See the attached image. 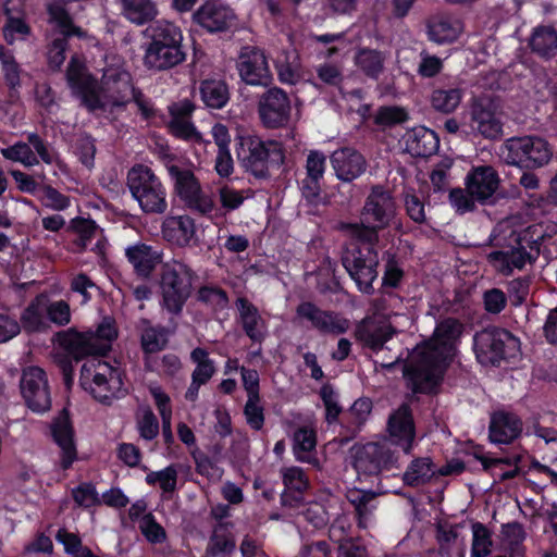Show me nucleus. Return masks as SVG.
I'll use <instances>...</instances> for the list:
<instances>
[{
  "label": "nucleus",
  "mask_w": 557,
  "mask_h": 557,
  "mask_svg": "<svg viewBox=\"0 0 557 557\" xmlns=\"http://www.w3.org/2000/svg\"><path fill=\"white\" fill-rule=\"evenodd\" d=\"M463 330L458 319L445 318L436 324L433 336L411 351L404 366V375L413 393L435 392L446 363L455 355L456 344Z\"/></svg>",
  "instance_id": "obj_1"
},
{
  "label": "nucleus",
  "mask_w": 557,
  "mask_h": 557,
  "mask_svg": "<svg viewBox=\"0 0 557 557\" xmlns=\"http://www.w3.org/2000/svg\"><path fill=\"white\" fill-rule=\"evenodd\" d=\"M236 154L243 168L257 178L270 176L272 168L278 169L285 160L282 145L275 140L264 141L255 135L237 137Z\"/></svg>",
  "instance_id": "obj_2"
},
{
  "label": "nucleus",
  "mask_w": 557,
  "mask_h": 557,
  "mask_svg": "<svg viewBox=\"0 0 557 557\" xmlns=\"http://www.w3.org/2000/svg\"><path fill=\"white\" fill-rule=\"evenodd\" d=\"M195 271L181 260L162 263L159 278L161 306L172 314H180L191 295Z\"/></svg>",
  "instance_id": "obj_3"
},
{
  "label": "nucleus",
  "mask_w": 557,
  "mask_h": 557,
  "mask_svg": "<svg viewBox=\"0 0 557 557\" xmlns=\"http://www.w3.org/2000/svg\"><path fill=\"white\" fill-rule=\"evenodd\" d=\"M135 88L132 76L127 71L107 69L102 75L101 84L95 85L89 94L86 108L90 112L107 110L108 108L125 107L134 97Z\"/></svg>",
  "instance_id": "obj_4"
},
{
  "label": "nucleus",
  "mask_w": 557,
  "mask_h": 557,
  "mask_svg": "<svg viewBox=\"0 0 557 557\" xmlns=\"http://www.w3.org/2000/svg\"><path fill=\"white\" fill-rule=\"evenodd\" d=\"M127 186L145 213L162 214L166 211V189L150 168L143 164L133 166L127 174Z\"/></svg>",
  "instance_id": "obj_5"
},
{
  "label": "nucleus",
  "mask_w": 557,
  "mask_h": 557,
  "mask_svg": "<svg viewBox=\"0 0 557 557\" xmlns=\"http://www.w3.org/2000/svg\"><path fill=\"white\" fill-rule=\"evenodd\" d=\"M79 384L104 405H110L117 398L123 386L119 370L99 359L88 360L82 366Z\"/></svg>",
  "instance_id": "obj_6"
},
{
  "label": "nucleus",
  "mask_w": 557,
  "mask_h": 557,
  "mask_svg": "<svg viewBox=\"0 0 557 557\" xmlns=\"http://www.w3.org/2000/svg\"><path fill=\"white\" fill-rule=\"evenodd\" d=\"M474 352L482 366H499L503 360L517 357L519 339L500 327H486L476 332L473 338Z\"/></svg>",
  "instance_id": "obj_7"
},
{
  "label": "nucleus",
  "mask_w": 557,
  "mask_h": 557,
  "mask_svg": "<svg viewBox=\"0 0 557 557\" xmlns=\"http://www.w3.org/2000/svg\"><path fill=\"white\" fill-rule=\"evenodd\" d=\"M500 150L506 163L525 168L543 166L553 157L547 140L539 136L511 137L504 143Z\"/></svg>",
  "instance_id": "obj_8"
},
{
  "label": "nucleus",
  "mask_w": 557,
  "mask_h": 557,
  "mask_svg": "<svg viewBox=\"0 0 557 557\" xmlns=\"http://www.w3.org/2000/svg\"><path fill=\"white\" fill-rule=\"evenodd\" d=\"M349 453L351 466L359 476H379L385 471L399 469L397 456L384 444L354 445Z\"/></svg>",
  "instance_id": "obj_9"
},
{
  "label": "nucleus",
  "mask_w": 557,
  "mask_h": 557,
  "mask_svg": "<svg viewBox=\"0 0 557 557\" xmlns=\"http://www.w3.org/2000/svg\"><path fill=\"white\" fill-rule=\"evenodd\" d=\"M168 172L173 181L174 191L188 209L202 215L213 211L215 205L212 196L202 190L191 170L172 164L168 166Z\"/></svg>",
  "instance_id": "obj_10"
},
{
  "label": "nucleus",
  "mask_w": 557,
  "mask_h": 557,
  "mask_svg": "<svg viewBox=\"0 0 557 557\" xmlns=\"http://www.w3.org/2000/svg\"><path fill=\"white\" fill-rule=\"evenodd\" d=\"M342 263L360 292L370 294L377 277L379 258L374 247H354L342 256Z\"/></svg>",
  "instance_id": "obj_11"
},
{
  "label": "nucleus",
  "mask_w": 557,
  "mask_h": 557,
  "mask_svg": "<svg viewBox=\"0 0 557 557\" xmlns=\"http://www.w3.org/2000/svg\"><path fill=\"white\" fill-rule=\"evenodd\" d=\"M48 13L49 21L59 28V33L48 47V63L51 69L59 70L65 60L67 38L70 36L83 37L84 32L73 24L72 17L63 8L62 2H50Z\"/></svg>",
  "instance_id": "obj_12"
},
{
  "label": "nucleus",
  "mask_w": 557,
  "mask_h": 557,
  "mask_svg": "<svg viewBox=\"0 0 557 557\" xmlns=\"http://www.w3.org/2000/svg\"><path fill=\"white\" fill-rule=\"evenodd\" d=\"M20 388L26 406L34 412H46L51 408V394L47 375L41 368L23 370Z\"/></svg>",
  "instance_id": "obj_13"
},
{
  "label": "nucleus",
  "mask_w": 557,
  "mask_h": 557,
  "mask_svg": "<svg viewBox=\"0 0 557 557\" xmlns=\"http://www.w3.org/2000/svg\"><path fill=\"white\" fill-rule=\"evenodd\" d=\"M366 223L382 230L388 227L396 215V203L391 191L382 185L371 187L360 212Z\"/></svg>",
  "instance_id": "obj_14"
},
{
  "label": "nucleus",
  "mask_w": 557,
  "mask_h": 557,
  "mask_svg": "<svg viewBox=\"0 0 557 557\" xmlns=\"http://www.w3.org/2000/svg\"><path fill=\"white\" fill-rule=\"evenodd\" d=\"M1 154L7 160L18 162L26 168L39 164V160L46 164L53 162V157L46 141L37 133H27L26 141L18 140L12 146L1 149Z\"/></svg>",
  "instance_id": "obj_15"
},
{
  "label": "nucleus",
  "mask_w": 557,
  "mask_h": 557,
  "mask_svg": "<svg viewBox=\"0 0 557 557\" xmlns=\"http://www.w3.org/2000/svg\"><path fill=\"white\" fill-rule=\"evenodd\" d=\"M296 319L308 322L323 334L338 335L349 329V321L342 314L323 310L311 301H302L296 307Z\"/></svg>",
  "instance_id": "obj_16"
},
{
  "label": "nucleus",
  "mask_w": 557,
  "mask_h": 557,
  "mask_svg": "<svg viewBox=\"0 0 557 557\" xmlns=\"http://www.w3.org/2000/svg\"><path fill=\"white\" fill-rule=\"evenodd\" d=\"M290 100L287 94L272 87L263 92L258 102V113L268 128H277L288 123L290 117Z\"/></svg>",
  "instance_id": "obj_17"
},
{
  "label": "nucleus",
  "mask_w": 557,
  "mask_h": 557,
  "mask_svg": "<svg viewBox=\"0 0 557 557\" xmlns=\"http://www.w3.org/2000/svg\"><path fill=\"white\" fill-rule=\"evenodd\" d=\"M396 333L388 318L380 314L366 317L355 329L356 339L376 354L383 350L385 343Z\"/></svg>",
  "instance_id": "obj_18"
},
{
  "label": "nucleus",
  "mask_w": 557,
  "mask_h": 557,
  "mask_svg": "<svg viewBox=\"0 0 557 557\" xmlns=\"http://www.w3.org/2000/svg\"><path fill=\"white\" fill-rule=\"evenodd\" d=\"M237 69L242 79L249 85L268 86L272 76L263 51L257 47L242 48Z\"/></svg>",
  "instance_id": "obj_19"
},
{
  "label": "nucleus",
  "mask_w": 557,
  "mask_h": 557,
  "mask_svg": "<svg viewBox=\"0 0 557 557\" xmlns=\"http://www.w3.org/2000/svg\"><path fill=\"white\" fill-rule=\"evenodd\" d=\"M471 126L486 139H499L503 136V123L496 112L495 103L482 98L471 107Z\"/></svg>",
  "instance_id": "obj_20"
},
{
  "label": "nucleus",
  "mask_w": 557,
  "mask_h": 557,
  "mask_svg": "<svg viewBox=\"0 0 557 557\" xmlns=\"http://www.w3.org/2000/svg\"><path fill=\"white\" fill-rule=\"evenodd\" d=\"M387 432L392 442L410 454L414 437V422L409 405L403 404L391 413L387 421Z\"/></svg>",
  "instance_id": "obj_21"
},
{
  "label": "nucleus",
  "mask_w": 557,
  "mask_h": 557,
  "mask_svg": "<svg viewBox=\"0 0 557 557\" xmlns=\"http://www.w3.org/2000/svg\"><path fill=\"white\" fill-rule=\"evenodd\" d=\"M57 341L76 360L94 355L103 356L104 346L97 344L92 332H77L74 329H69L57 333Z\"/></svg>",
  "instance_id": "obj_22"
},
{
  "label": "nucleus",
  "mask_w": 557,
  "mask_h": 557,
  "mask_svg": "<svg viewBox=\"0 0 557 557\" xmlns=\"http://www.w3.org/2000/svg\"><path fill=\"white\" fill-rule=\"evenodd\" d=\"M331 164L336 177L346 183L352 182L367 170L366 158L350 147L335 150L331 154Z\"/></svg>",
  "instance_id": "obj_23"
},
{
  "label": "nucleus",
  "mask_w": 557,
  "mask_h": 557,
  "mask_svg": "<svg viewBox=\"0 0 557 557\" xmlns=\"http://www.w3.org/2000/svg\"><path fill=\"white\" fill-rule=\"evenodd\" d=\"M125 257L134 273L144 280L150 278L162 263V252L145 243H136L125 248Z\"/></svg>",
  "instance_id": "obj_24"
},
{
  "label": "nucleus",
  "mask_w": 557,
  "mask_h": 557,
  "mask_svg": "<svg viewBox=\"0 0 557 557\" xmlns=\"http://www.w3.org/2000/svg\"><path fill=\"white\" fill-rule=\"evenodd\" d=\"M51 434L54 442L61 448L63 469L72 466L76 458V446L74 442V430L66 409H63L51 423Z\"/></svg>",
  "instance_id": "obj_25"
},
{
  "label": "nucleus",
  "mask_w": 557,
  "mask_h": 557,
  "mask_svg": "<svg viewBox=\"0 0 557 557\" xmlns=\"http://www.w3.org/2000/svg\"><path fill=\"white\" fill-rule=\"evenodd\" d=\"M498 185V174L492 166L474 168L466 177L468 193L483 205L493 197Z\"/></svg>",
  "instance_id": "obj_26"
},
{
  "label": "nucleus",
  "mask_w": 557,
  "mask_h": 557,
  "mask_svg": "<svg viewBox=\"0 0 557 557\" xmlns=\"http://www.w3.org/2000/svg\"><path fill=\"white\" fill-rule=\"evenodd\" d=\"M194 20L209 32H221L234 18L233 12L222 2H205L195 13Z\"/></svg>",
  "instance_id": "obj_27"
},
{
  "label": "nucleus",
  "mask_w": 557,
  "mask_h": 557,
  "mask_svg": "<svg viewBox=\"0 0 557 557\" xmlns=\"http://www.w3.org/2000/svg\"><path fill=\"white\" fill-rule=\"evenodd\" d=\"M490 440L494 444H510L522 433V421L512 413L496 412L492 416Z\"/></svg>",
  "instance_id": "obj_28"
},
{
  "label": "nucleus",
  "mask_w": 557,
  "mask_h": 557,
  "mask_svg": "<svg viewBox=\"0 0 557 557\" xmlns=\"http://www.w3.org/2000/svg\"><path fill=\"white\" fill-rule=\"evenodd\" d=\"M236 307L245 334L252 342L261 343L267 334V324L260 315L258 308L245 297L236 300Z\"/></svg>",
  "instance_id": "obj_29"
},
{
  "label": "nucleus",
  "mask_w": 557,
  "mask_h": 557,
  "mask_svg": "<svg viewBox=\"0 0 557 557\" xmlns=\"http://www.w3.org/2000/svg\"><path fill=\"white\" fill-rule=\"evenodd\" d=\"M185 58L186 53L183 49L147 45L144 64L149 70L166 71L181 64Z\"/></svg>",
  "instance_id": "obj_30"
},
{
  "label": "nucleus",
  "mask_w": 557,
  "mask_h": 557,
  "mask_svg": "<svg viewBox=\"0 0 557 557\" xmlns=\"http://www.w3.org/2000/svg\"><path fill=\"white\" fill-rule=\"evenodd\" d=\"M461 32V22L449 15H434L428 21L429 38L436 44L453 42Z\"/></svg>",
  "instance_id": "obj_31"
},
{
  "label": "nucleus",
  "mask_w": 557,
  "mask_h": 557,
  "mask_svg": "<svg viewBox=\"0 0 557 557\" xmlns=\"http://www.w3.org/2000/svg\"><path fill=\"white\" fill-rule=\"evenodd\" d=\"M406 147L412 156L426 158L437 151L440 140L435 132L420 126L407 133Z\"/></svg>",
  "instance_id": "obj_32"
},
{
  "label": "nucleus",
  "mask_w": 557,
  "mask_h": 557,
  "mask_svg": "<svg viewBox=\"0 0 557 557\" xmlns=\"http://www.w3.org/2000/svg\"><path fill=\"white\" fill-rule=\"evenodd\" d=\"M529 48L541 59L555 58L557 55V30L550 25L535 27L529 38Z\"/></svg>",
  "instance_id": "obj_33"
},
{
  "label": "nucleus",
  "mask_w": 557,
  "mask_h": 557,
  "mask_svg": "<svg viewBox=\"0 0 557 557\" xmlns=\"http://www.w3.org/2000/svg\"><path fill=\"white\" fill-rule=\"evenodd\" d=\"M488 262L500 273L509 274L512 269H522L527 261H531L530 253L520 246L507 250H495L487 255Z\"/></svg>",
  "instance_id": "obj_34"
},
{
  "label": "nucleus",
  "mask_w": 557,
  "mask_h": 557,
  "mask_svg": "<svg viewBox=\"0 0 557 557\" xmlns=\"http://www.w3.org/2000/svg\"><path fill=\"white\" fill-rule=\"evenodd\" d=\"M163 233L168 240L186 246L196 234L195 222L188 215L171 216L164 222Z\"/></svg>",
  "instance_id": "obj_35"
},
{
  "label": "nucleus",
  "mask_w": 557,
  "mask_h": 557,
  "mask_svg": "<svg viewBox=\"0 0 557 557\" xmlns=\"http://www.w3.org/2000/svg\"><path fill=\"white\" fill-rule=\"evenodd\" d=\"M236 547L234 535L230 532L227 523L220 522L214 528L206 548V557H228Z\"/></svg>",
  "instance_id": "obj_36"
},
{
  "label": "nucleus",
  "mask_w": 557,
  "mask_h": 557,
  "mask_svg": "<svg viewBox=\"0 0 557 557\" xmlns=\"http://www.w3.org/2000/svg\"><path fill=\"white\" fill-rule=\"evenodd\" d=\"M386 58L380 50L360 48L356 52L355 64L367 77L377 79L384 71Z\"/></svg>",
  "instance_id": "obj_37"
},
{
  "label": "nucleus",
  "mask_w": 557,
  "mask_h": 557,
  "mask_svg": "<svg viewBox=\"0 0 557 557\" xmlns=\"http://www.w3.org/2000/svg\"><path fill=\"white\" fill-rule=\"evenodd\" d=\"M66 78L72 89L81 98L82 103L86 107L89 94L96 85V82L89 76L85 75L83 65L75 58L72 57L66 70Z\"/></svg>",
  "instance_id": "obj_38"
},
{
  "label": "nucleus",
  "mask_w": 557,
  "mask_h": 557,
  "mask_svg": "<svg viewBox=\"0 0 557 557\" xmlns=\"http://www.w3.org/2000/svg\"><path fill=\"white\" fill-rule=\"evenodd\" d=\"M315 446L317 435L312 429L302 426L295 431L293 435V453L298 461L315 463L317 459L312 455Z\"/></svg>",
  "instance_id": "obj_39"
},
{
  "label": "nucleus",
  "mask_w": 557,
  "mask_h": 557,
  "mask_svg": "<svg viewBox=\"0 0 557 557\" xmlns=\"http://www.w3.org/2000/svg\"><path fill=\"white\" fill-rule=\"evenodd\" d=\"M436 473L435 467L429 457L413 459L403 475L408 486H419L429 482Z\"/></svg>",
  "instance_id": "obj_40"
},
{
  "label": "nucleus",
  "mask_w": 557,
  "mask_h": 557,
  "mask_svg": "<svg viewBox=\"0 0 557 557\" xmlns=\"http://www.w3.org/2000/svg\"><path fill=\"white\" fill-rule=\"evenodd\" d=\"M463 97V90L455 87L449 89L435 88L430 96L431 107L441 113L450 114L459 107Z\"/></svg>",
  "instance_id": "obj_41"
},
{
  "label": "nucleus",
  "mask_w": 557,
  "mask_h": 557,
  "mask_svg": "<svg viewBox=\"0 0 557 557\" xmlns=\"http://www.w3.org/2000/svg\"><path fill=\"white\" fill-rule=\"evenodd\" d=\"M46 296L38 295L34 300L26 307L22 314V324L27 332H39L46 327L45 315H46Z\"/></svg>",
  "instance_id": "obj_42"
},
{
  "label": "nucleus",
  "mask_w": 557,
  "mask_h": 557,
  "mask_svg": "<svg viewBox=\"0 0 557 557\" xmlns=\"http://www.w3.org/2000/svg\"><path fill=\"white\" fill-rule=\"evenodd\" d=\"M182 40L183 35L181 29L172 23L164 22L153 27L151 41L148 45L183 49Z\"/></svg>",
  "instance_id": "obj_43"
},
{
  "label": "nucleus",
  "mask_w": 557,
  "mask_h": 557,
  "mask_svg": "<svg viewBox=\"0 0 557 557\" xmlns=\"http://www.w3.org/2000/svg\"><path fill=\"white\" fill-rule=\"evenodd\" d=\"M200 92L203 102L213 109L223 108L230 98L228 88L222 81H205L201 84Z\"/></svg>",
  "instance_id": "obj_44"
},
{
  "label": "nucleus",
  "mask_w": 557,
  "mask_h": 557,
  "mask_svg": "<svg viewBox=\"0 0 557 557\" xmlns=\"http://www.w3.org/2000/svg\"><path fill=\"white\" fill-rule=\"evenodd\" d=\"M341 230L350 238L368 244V247H373L379 243V232L382 231L373 223H366L363 219L359 223H344Z\"/></svg>",
  "instance_id": "obj_45"
},
{
  "label": "nucleus",
  "mask_w": 557,
  "mask_h": 557,
  "mask_svg": "<svg viewBox=\"0 0 557 557\" xmlns=\"http://www.w3.org/2000/svg\"><path fill=\"white\" fill-rule=\"evenodd\" d=\"M122 13L132 23L144 25L157 16L153 2H122Z\"/></svg>",
  "instance_id": "obj_46"
},
{
  "label": "nucleus",
  "mask_w": 557,
  "mask_h": 557,
  "mask_svg": "<svg viewBox=\"0 0 557 557\" xmlns=\"http://www.w3.org/2000/svg\"><path fill=\"white\" fill-rule=\"evenodd\" d=\"M458 525H453L447 522H438L436 524L435 537L438 544V553L441 555L449 556L451 549L458 544Z\"/></svg>",
  "instance_id": "obj_47"
},
{
  "label": "nucleus",
  "mask_w": 557,
  "mask_h": 557,
  "mask_svg": "<svg viewBox=\"0 0 557 557\" xmlns=\"http://www.w3.org/2000/svg\"><path fill=\"white\" fill-rule=\"evenodd\" d=\"M472 548L473 557H486L492 552L493 541L490 530L481 522L472 524Z\"/></svg>",
  "instance_id": "obj_48"
},
{
  "label": "nucleus",
  "mask_w": 557,
  "mask_h": 557,
  "mask_svg": "<svg viewBox=\"0 0 557 557\" xmlns=\"http://www.w3.org/2000/svg\"><path fill=\"white\" fill-rule=\"evenodd\" d=\"M141 347L146 354H154L168 344V333L164 327L147 326L140 337Z\"/></svg>",
  "instance_id": "obj_49"
},
{
  "label": "nucleus",
  "mask_w": 557,
  "mask_h": 557,
  "mask_svg": "<svg viewBox=\"0 0 557 557\" xmlns=\"http://www.w3.org/2000/svg\"><path fill=\"white\" fill-rule=\"evenodd\" d=\"M0 62L4 79L10 89H16L21 85V69L11 51L0 46Z\"/></svg>",
  "instance_id": "obj_50"
},
{
  "label": "nucleus",
  "mask_w": 557,
  "mask_h": 557,
  "mask_svg": "<svg viewBox=\"0 0 557 557\" xmlns=\"http://www.w3.org/2000/svg\"><path fill=\"white\" fill-rule=\"evenodd\" d=\"M46 315L51 323L64 326L71 322V308L65 300L50 301L46 296Z\"/></svg>",
  "instance_id": "obj_51"
},
{
  "label": "nucleus",
  "mask_w": 557,
  "mask_h": 557,
  "mask_svg": "<svg viewBox=\"0 0 557 557\" xmlns=\"http://www.w3.org/2000/svg\"><path fill=\"white\" fill-rule=\"evenodd\" d=\"M137 430L141 438L151 441L159 434V422L151 409L145 408L137 417Z\"/></svg>",
  "instance_id": "obj_52"
},
{
  "label": "nucleus",
  "mask_w": 557,
  "mask_h": 557,
  "mask_svg": "<svg viewBox=\"0 0 557 557\" xmlns=\"http://www.w3.org/2000/svg\"><path fill=\"white\" fill-rule=\"evenodd\" d=\"M170 132L177 138L191 141H201L202 137L195 128L189 119L171 117L169 122Z\"/></svg>",
  "instance_id": "obj_53"
},
{
  "label": "nucleus",
  "mask_w": 557,
  "mask_h": 557,
  "mask_svg": "<svg viewBox=\"0 0 557 557\" xmlns=\"http://www.w3.org/2000/svg\"><path fill=\"white\" fill-rule=\"evenodd\" d=\"M197 298L213 309L220 310L226 308L228 302L226 292L218 286H202L198 290Z\"/></svg>",
  "instance_id": "obj_54"
},
{
  "label": "nucleus",
  "mask_w": 557,
  "mask_h": 557,
  "mask_svg": "<svg viewBox=\"0 0 557 557\" xmlns=\"http://www.w3.org/2000/svg\"><path fill=\"white\" fill-rule=\"evenodd\" d=\"M40 200L42 205L52 210L61 211L70 206L67 196L61 194L59 190L50 185H44L39 188Z\"/></svg>",
  "instance_id": "obj_55"
},
{
  "label": "nucleus",
  "mask_w": 557,
  "mask_h": 557,
  "mask_svg": "<svg viewBox=\"0 0 557 557\" xmlns=\"http://www.w3.org/2000/svg\"><path fill=\"white\" fill-rule=\"evenodd\" d=\"M263 407L261 406L260 397H249L247 398L246 405L244 407V413L247 420L248 425L259 431L263 428L264 424V412Z\"/></svg>",
  "instance_id": "obj_56"
},
{
  "label": "nucleus",
  "mask_w": 557,
  "mask_h": 557,
  "mask_svg": "<svg viewBox=\"0 0 557 557\" xmlns=\"http://www.w3.org/2000/svg\"><path fill=\"white\" fill-rule=\"evenodd\" d=\"M301 515L315 529L324 528L330 520L325 506L317 502L307 504Z\"/></svg>",
  "instance_id": "obj_57"
},
{
  "label": "nucleus",
  "mask_w": 557,
  "mask_h": 557,
  "mask_svg": "<svg viewBox=\"0 0 557 557\" xmlns=\"http://www.w3.org/2000/svg\"><path fill=\"white\" fill-rule=\"evenodd\" d=\"M320 396L325 407V419L327 423L335 422L342 412L337 394L331 385L326 384L321 387Z\"/></svg>",
  "instance_id": "obj_58"
},
{
  "label": "nucleus",
  "mask_w": 557,
  "mask_h": 557,
  "mask_svg": "<svg viewBox=\"0 0 557 557\" xmlns=\"http://www.w3.org/2000/svg\"><path fill=\"white\" fill-rule=\"evenodd\" d=\"M475 201L476 199L468 193L467 187L465 189L454 188L449 193V202L460 214L473 211Z\"/></svg>",
  "instance_id": "obj_59"
},
{
  "label": "nucleus",
  "mask_w": 557,
  "mask_h": 557,
  "mask_svg": "<svg viewBox=\"0 0 557 557\" xmlns=\"http://www.w3.org/2000/svg\"><path fill=\"white\" fill-rule=\"evenodd\" d=\"M139 529L149 542L161 543L165 540L164 529L157 523L151 513H147L141 517L139 521Z\"/></svg>",
  "instance_id": "obj_60"
},
{
  "label": "nucleus",
  "mask_w": 557,
  "mask_h": 557,
  "mask_svg": "<svg viewBox=\"0 0 557 557\" xmlns=\"http://www.w3.org/2000/svg\"><path fill=\"white\" fill-rule=\"evenodd\" d=\"M507 304L505 293L499 288H491L483 293L484 309L492 314L500 313Z\"/></svg>",
  "instance_id": "obj_61"
},
{
  "label": "nucleus",
  "mask_w": 557,
  "mask_h": 557,
  "mask_svg": "<svg viewBox=\"0 0 557 557\" xmlns=\"http://www.w3.org/2000/svg\"><path fill=\"white\" fill-rule=\"evenodd\" d=\"M420 64L418 74L422 77L431 78L437 75L443 69V61L435 55L429 54L425 50L420 52Z\"/></svg>",
  "instance_id": "obj_62"
},
{
  "label": "nucleus",
  "mask_w": 557,
  "mask_h": 557,
  "mask_svg": "<svg viewBox=\"0 0 557 557\" xmlns=\"http://www.w3.org/2000/svg\"><path fill=\"white\" fill-rule=\"evenodd\" d=\"M219 198L222 207L227 211L239 208L245 200V196L242 190H237L228 185H224L219 188Z\"/></svg>",
  "instance_id": "obj_63"
},
{
  "label": "nucleus",
  "mask_w": 557,
  "mask_h": 557,
  "mask_svg": "<svg viewBox=\"0 0 557 557\" xmlns=\"http://www.w3.org/2000/svg\"><path fill=\"white\" fill-rule=\"evenodd\" d=\"M72 495L75 503L82 507L88 508L100 503L96 488L89 483H84L74 488Z\"/></svg>",
  "instance_id": "obj_64"
}]
</instances>
